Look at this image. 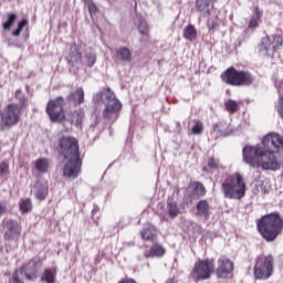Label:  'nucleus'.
<instances>
[{
    "label": "nucleus",
    "mask_w": 283,
    "mask_h": 283,
    "mask_svg": "<svg viewBox=\"0 0 283 283\" xmlns=\"http://www.w3.org/2000/svg\"><path fill=\"white\" fill-rule=\"evenodd\" d=\"M56 151L59 158L66 160L63 167L64 178L76 180L81 176V167H83L81 151L78 150V140L73 136L63 135L57 140Z\"/></svg>",
    "instance_id": "nucleus-1"
},
{
    "label": "nucleus",
    "mask_w": 283,
    "mask_h": 283,
    "mask_svg": "<svg viewBox=\"0 0 283 283\" xmlns=\"http://www.w3.org/2000/svg\"><path fill=\"white\" fill-rule=\"evenodd\" d=\"M101 102H103L105 105L103 117L106 120H111V123L118 120L120 109H123V103H120V101L116 97V93H114L111 87H103L99 90V92L93 94L92 103L94 105L95 113L98 109Z\"/></svg>",
    "instance_id": "nucleus-2"
},
{
    "label": "nucleus",
    "mask_w": 283,
    "mask_h": 283,
    "mask_svg": "<svg viewBox=\"0 0 283 283\" xmlns=\"http://www.w3.org/2000/svg\"><path fill=\"white\" fill-rule=\"evenodd\" d=\"M264 153L261 155L259 167L263 171H277L282 167L274 154L283 147V136L276 133H270L263 138Z\"/></svg>",
    "instance_id": "nucleus-3"
},
{
    "label": "nucleus",
    "mask_w": 283,
    "mask_h": 283,
    "mask_svg": "<svg viewBox=\"0 0 283 283\" xmlns=\"http://www.w3.org/2000/svg\"><path fill=\"white\" fill-rule=\"evenodd\" d=\"M256 229L265 242H275L283 229V219L280 212H271L262 216L256 221Z\"/></svg>",
    "instance_id": "nucleus-4"
},
{
    "label": "nucleus",
    "mask_w": 283,
    "mask_h": 283,
    "mask_svg": "<svg viewBox=\"0 0 283 283\" xmlns=\"http://www.w3.org/2000/svg\"><path fill=\"white\" fill-rule=\"evenodd\" d=\"M221 191L229 200H242L247 192V184L240 172L228 176L221 184Z\"/></svg>",
    "instance_id": "nucleus-5"
},
{
    "label": "nucleus",
    "mask_w": 283,
    "mask_h": 283,
    "mask_svg": "<svg viewBox=\"0 0 283 283\" xmlns=\"http://www.w3.org/2000/svg\"><path fill=\"white\" fill-rule=\"evenodd\" d=\"M221 81L232 87H251L255 83V76L249 71H238L234 66L228 67L221 75Z\"/></svg>",
    "instance_id": "nucleus-6"
},
{
    "label": "nucleus",
    "mask_w": 283,
    "mask_h": 283,
    "mask_svg": "<svg viewBox=\"0 0 283 283\" xmlns=\"http://www.w3.org/2000/svg\"><path fill=\"white\" fill-rule=\"evenodd\" d=\"M274 262L275 259L271 254L256 256L253 268L254 280H269L273 275Z\"/></svg>",
    "instance_id": "nucleus-7"
},
{
    "label": "nucleus",
    "mask_w": 283,
    "mask_h": 283,
    "mask_svg": "<svg viewBox=\"0 0 283 283\" xmlns=\"http://www.w3.org/2000/svg\"><path fill=\"white\" fill-rule=\"evenodd\" d=\"M0 116V132L10 129L21 120V108L17 104H9L1 111Z\"/></svg>",
    "instance_id": "nucleus-8"
},
{
    "label": "nucleus",
    "mask_w": 283,
    "mask_h": 283,
    "mask_svg": "<svg viewBox=\"0 0 283 283\" xmlns=\"http://www.w3.org/2000/svg\"><path fill=\"white\" fill-rule=\"evenodd\" d=\"M264 139L261 145L256 146H244L242 149L243 161L245 165L253 167L254 169L260 168V160H262V154H264Z\"/></svg>",
    "instance_id": "nucleus-9"
},
{
    "label": "nucleus",
    "mask_w": 283,
    "mask_h": 283,
    "mask_svg": "<svg viewBox=\"0 0 283 283\" xmlns=\"http://www.w3.org/2000/svg\"><path fill=\"white\" fill-rule=\"evenodd\" d=\"M216 269V264L213 260H199L195 263V268L192 269L190 276L193 282H205V280H209L211 277V273H213Z\"/></svg>",
    "instance_id": "nucleus-10"
},
{
    "label": "nucleus",
    "mask_w": 283,
    "mask_h": 283,
    "mask_svg": "<svg viewBox=\"0 0 283 283\" xmlns=\"http://www.w3.org/2000/svg\"><path fill=\"white\" fill-rule=\"evenodd\" d=\"M65 105V98L57 96L54 99H50L46 104V114L51 123H63L65 114H63V107Z\"/></svg>",
    "instance_id": "nucleus-11"
},
{
    "label": "nucleus",
    "mask_w": 283,
    "mask_h": 283,
    "mask_svg": "<svg viewBox=\"0 0 283 283\" xmlns=\"http://www.w3.org/2000/svg\"><path fill=\"white\" fill-rule=\"evenodd\" d=\"M282 43L283 40L280 35L264 36L258 45L259 54L261 56H273Z\"/></svg>",
    "instance_id": "nucleus-12"
},
{
    "label": "nucleus",
    "mask_w": 283,
    "mask_h": 283,
    "mask_svg": "<svg viewBox=\"0 0 283 283\" xmlns=\"http://www.w3.org/2000/svg\"><path fill=\"white\" fill-rule=\"evenodd\" d=\"M41 269H43V259H41V256H34L23 264L21 273L28 282H36Z\"/></svg>",
    "instance_id": "nucleus-13"
},
{
    "label": "nucleus",
    "mask_w": 283,
    "mask_h": 283,
    "mask_svg": "<svg viewBox=\"0 0 283 283\" xmlns=\"http://www.w3.org/2000/svg\"><path fill=\"white\" fill-rule=\"evenodd\" d=\"M233 273V261L227 256H221L217 261L216 275L221 280H227Z\"/></svg>",
    "instance_id": "nucleus-14"
},
{
    "label": "nucleus",
    "mask_w": 283,
    "mask_h": 283,
    "mask_svg": "<svg viewBox=\"0 0 283 283\" xmlns=\"http://www.w3.org/2000/svg\"><path fill=\"white\" fill-rule=\"evenodd\" d=\"M4 240H8L9 242L12 240H19V237L21 235V224L19 221L8 219L4 223Z\"/></svg>",
    "instance_id": "nucleus-15"
},
{
    "label": "nucleus",
    "mask_w": 283,
    "mask_h": 283,
    "mask_svg": "<svg viewBox=\"0 0 283 283\" xmlns=\"http://www.w3.org/2000/svg\"><path fill=\"white\" fill-rule=\"evenodd\" d=\"M213 3H216V0H196V10L201 17H211Z\"/></svg>",
    "instance_id": "nucleus-16"
},
{
    "label": "nucleus",
    "mask_w": 283,
    "mask_h": 283,
    "mask_svg": "<svg viewBox=\"0 0 283 283\" xmlns=\"http://www.w3.org/2000/svg\"><path fill=\"white\" fill-rule=\"evenodd\" d=\"M66 102L72 103L75 106L83 105V103H85V91H83V87H78L71 92L66 96Z\"/></svg>",
    "instance_id": "nucleus-17"
},
{
    "label": "nucleus",
    "mask_w": 283,
    "mask_h": 283,
    "mask_svg": "<svg viewBox=\"0 0 283 283\" xmlns=\"http://www.w3.org/2000/svg\"><path fill=\"white\" fill-rule=\"evenodd\" d=\"M196 209L199 218H203L205 220H209V218H211V206H209V201H207V199L200 200L197 203Z\"/></svg>",
    "instance_id": "nucleus-18"
},
{
    "label": "nucleus",
    "mask_w": 283,
    "mask_h": 283,
    "mask_svg": "<svg viewBox=\"0 0 283 283\" xmlns=\"http://www.w3.org/2000/svg\"><path fill=\"white\" fill-rule=\"evenodd\" d=\"M166 251L165 248L163 247V244L160 243H154L150 247V250H146L144 252V258H146V260H149V258H163L165 255Z\"/></svg>",
    "instance_id": "nucleus-19"
},
{
    "label": "nucleus",
    "mask_w": 283,
    "mask_h": 283,
    "mask_svg": "<svg viewBox=\"0 0 283 283\" xmlns=\"http://www.w3.org/2000/svg\"><path fill=\"white\" fill-rule=\"evenodd\" d=\"M212 132L216 134V136L227 137L231 135V129L229 126H227V124H223L222 122L213 124Z\"/></svg>",
    "instance_id": "nucleus-20"
},
{
    "label": "nucleus",
    "mask_w": 283,
    "mask_h": 283,
    "mask_svg": "<svg viewBox=\"0 0 283 283\" xmlns=\"http://www.w3.org/2000/svg\"><path fill=\"white\" fill-rule=\"evenodd\" d=\"M116 59L117 61L129 63V61H132V51L129 50V48L122 46L116 50Z\"/></svg>",
    "instance_id": "nucleus-21"
},
{
    "label": "nucleus",
    "mask_w": 283,
    "mask_h": 283,
    "mask_svg": "<svg viewBox=\"0 0 283 283\" xmlns=\"http://www.w3.org/2000/svg\"><path fill=\"white\" fill-rule=\"evenodd\" d=\"M156 227L149 224L140 231V238L142 240L154 241V239L156 238Z\"/></svg>",
    "instance_id": "nucleus-22"
},
{
    "label": "nucleus",
    "mask_w": 283,
    "mask_h": 283,
    "mask_svg": "<svg viewBox=\"0 0 283 283\" xmlns=\"http://www.w3.org/2000/svg\"><path fill=\"white\" fill-rule=\"evenodd\" d=\"M66 61L70 65H81L82 54L78 52V49H71L69 56H66Z\"/></svg>",
    "instance_id": "nucleus-23"
},
{
    "label": "nucleus",
    "mask_w": 283,
    "mask_h": 283,
    "mask_svg": "<svg viewBox=\"0 0 283 283\" xmlns=\"http://www.w3.org/2000/svg\"><path fill=\"white\" fill-rule=\"evenodd\" d=\"M182 35L186 41H196L198 39V31L193 24H188L184 28Z\"/></svg>",
    "instance_id": "nucleus-24"
},
{
    "label": "nucleus",
    "mask_w": 283,
    "mask_h": 283,
    "mask_svg": "<svg viewBox=\"0 0 283 283\" xmlns=\"http://www.w3.org/2000/svg\"><path fill=\"white\" fill-rule=\"evenodd\" d=\"M260 19H262V11L260 10V7H255L253 9V15L249 22V28L255 30V28L260 25Z\"/></svg>",
    "instance_id": "nucleus-25"
},
{
    "label": "nucleus",
    "mask_w": 283,
    "mask_h": 283,
    "mask_svg": "<svg viewBox=\"0 0 283 283\" xmlns=\"http://www.w3.org/2000/svg\"><path fill=\"white\" fill-rule=\"evenodd\" d=\"M34 189H35L34 197L36 198V200H45L48 198V193H49L48 185L38 184L34 187Z\"/></svg>",
    "instance_id": "nucleus-26"
},
{
    "label": "nucleus",
    "mask_w": 283,
    "mask_h": 283,
    "mask_svg": "<svg viewBox=\"0 0 283 283\" xmlns=\"http://www.w3.org/2000/svg\"><path fill=\"white\" fill-rule=\"evenodd\" d=\"M41 282L55 283L56 282V270L45 269L41 275Z\"/></svg>",
    "instance_id": "nucleus-27"
},
{
    "label": "nucleus",
    "mask_w": 283,
    "mask_h": 283,
    "mask_svg": "<svg viewBox=\"0 0 283 283\" xmlns=\"http://www.w3.org/2000/svg\"><path fill=\"white\" fill-rule=\"evenodd\" d=\"M167 209L169 218H178L180 216V209L178 208V202L174 199H168Z\"/></svg>",
    "instance_id": "nucleus-28"
},
{
    "label": "nucleus",
    "mask_w": 283,
    "mask_h": 283,
    "mask_svg": "<svg viewBox=\"0 0 283 283\" xmlns=\"http://www.w3.org/2000/svg\"><path fill=\"white\" fill-rule=\"evenodd\" d=\"M193 192L197 198H205L207 196V188H205V185L200 181H195L192 184Z\"/></svg>",
    "instance_id": "nucleus-29"
},
{
    "label": "nucleus",
    "mask_w": 283,
    "mask_h": 283,
    "mask_svg": "<svg viewBox=\"0 0 283 283\" xmlns=\"http://www.w3.org/2000/svg\"><path fill=\"white\" fill-rule=\"evenodd\" d=\"M84 118H85V109L78 108L73 113L72 123H74L76 127H81Z\"/></svg>",
    "instance_id": "nucleus-30"
},
{
    "label": "nucleus",
    "mask_w": 283,
    "mask_h": 283,
    "mask_svg": "<svg viewBox=\"0 0 283 283\" xmlns=\"http://www.w3.org/2000/svg\"><path fill=\"white\" fill-rule=\"evenodd\" d=\"M35 169L40 174H48V169H50V165L45 158H39L35 160Z\"/></svg>",
    "instance_id": "nucleus-31"
},
{
    "label": "nucleus",
    "mask_w": 283,
    "mask_h": 283,
    "mask_svg": "<svg viewBox=\"0 0 283 283\" xmlns=\"http://www.w3.org/2000/svg\"><path fill=\"white\" fill-rule=\"evenodd\" d=\"M19 209L22 213H30V211H32V199H21L19 203Z\"/></svg>",
    "instance_id": "nucleus-32"
},
{
    "label": "nucleus",
    "mask_w": 283,
    "mask_h": 283,
    "mask_svg": "<svg viewBox=\"0 0 283 283\" xmlns=\"http://www.w3.org/2000/svg\"><path fill=\"white\" fill-rule=\"evenodd\" d=\"M224 107H226L227 112H229L230 114H235V112H238V109H240L238 102H235L233 99H228L224 103Z\"/></svg>",
    "instance_id": "nucleus-33"
},
{
    "label": "nucleus",
    "mask_w": 283,
    "mask_h": 283,
    "mask_svg": "<svg viewBox=\"0 0 283 283\" xmlns=\"http://www.w3.org/2000/svg\"><path fill=\"white\" fill-rule=\"evenodd\" d=\"M17 21V13H8V19L2 23L3 30H10L14 22Z\"/></svg>",
    "instance_id": "nucleus-34"
},
{
    "label": "nucleus",
    "mask_w": 283,
    "mask_h": 283,
    "mask_svg": "<svg viewBox=\"0 0 283 283\" xmlns=\"http://www.w3.org/2000/svg\"><path fill=\"white\" fill-rule=\"evenodd\" d=\"M14 96L19 101L20 109L21 107H25V103L28 102V98L25 97V94H23V91L21 88H18L15 91Z\"/></svg>",
    "instance_id": "nucleus-35"
},
{
    "label": "nucleus",
    "mask_w": 283,
    "mask_h": 283,
    "mask_svg": "<svg viewBox=\"0 0 283 283\" xmlns=\"http://www.w3.org/2000/svg\"><path fill=\"white\" fill-rule=\"evenodd\" d=\"M202 132H205V125L200 120H196L195 125L191 128V133L195 136H200V134H202Z\"/></svg>",
    "instance_id": "nucleus-36"
},
{
    "label": "nucleus",
    "mask_w": 283,
    "mask_h": 283,
    "mask_svg": "<svg viewBox=\"0 0 283 283\" xmlns=\"http://www.w3.org/2000/svg\"><path fill=\"white\" fill-rule=\"evenodd\" d=\"M85 59L87 67H94V65H96L97 57L94 52L86 53Z\"/></svg>",
    "instance_id": "nucleus-37"
},
{
    "label": "nucleus",
    "mask_w": 283,
    "mask_h": 283,
    "mask_svg": "<svg viewBox=\"0 0 283 283\" xmlns=\"http://www.w3.org/2000/svg\"><path fill=\"white\" fill-rule=\"evenodd\" d=\"M207 167H209V169H212L213 171H216V169H219V167H220V159L214 158V157L208 158Z\"/></svg>",
    "instance_id": "nucleus-38"
},
{
    "label": "nucleus",
    "mask_w": 283,
    "mask_h": 283,
    "mask_svg": "<svg viewBox=\"0 0 283 283\" xmlns=\"http://www.w3.org/2000/svg\"><path fill=\"white\" fill-rule=\"evenodd\" d=\"M261 192L263 195L271 193V184L268 181H262L260 185Z\"/></svg>",
    "instance_id": "nucleus-39"
},
{
    "label": "nucleus",
    "mask_w": 283,
    "mask_h": 283,
    "mask_svg": "<svg viewBox=\"0 0 283 283\" xmlns=\"http://www.w3.org/2000/svg\"><path fill=\"white\" fill-rule=\"evenodd\" d=\"M148 28H149V25L147 24V21H145V20L139 21L138 30H139L140 34H147Z\"/></svg>",
    "instance_id": "nucleus-40"
},
{
    "label": "nucleus",
    "mask_w": 283,
    "mask_h": 283,
    "mask_svg": "<svg viewBox=\"0 0 283 283\" xmlns=\"http://www.w3.org/2000/svg\"><path fill=\"white\" fill-rule=\"evenodd\" d=\"M208 30H218V19H209L207 22Z\"/></svg>",
    "instance_id": "nucleus-41"
},
{
    "label": "nucleus",
    "mask_w": 283,
    "mask_h": 283,
    "mask_svg": "<svg viewBox=\"0 0 283 283\" xmlns=\"http://www.w3.org/2000/svg\"><path fill=\"white\" fill-rule=\"evenodd\" d=\"M10 169V166L8 165V163L2 161L0 163V176H4V174H8Z\"/></svg>",
    "instance_id": "nucleus-42"
},
{
    "label": "nucleus",
    "mask_w": 283,
    "mask_h": 283,
    "mask_svg": "<svg viewBox=\"0 0 283 283\" xmlns=\"http://www.w3.org/2000/svg\"><path fill=\"white\" fill-rule=\"evenodd\" d=\"M86 7L88 8L90 14H96V12H98V7L96 3H94V1L86 4Z\"/></svg>",
    "instance_id": "nucleus-43"
},
{
    "label": "nucleus",
    "mask_w": 283,
    "mask_h": 283,
    "mask_svg": "<svg viewBox=\"0 0 283 283\" xmlns=\"http://www.w3.org/2000/svg\"><path fill=\"white\" fill-rule=\"evenodd\" d=\"M277 112L280 117L283 119V95L279 98Z\"/></svg>",
    "instance_id": "nucleus-44"
},
{
    "label": "nucleus",
    "mask_w": 283,
    "mask_h": 283,
    "mask_svg": "<svg viewBox=\"0 0 283 283\" xmlns=\"http://www.w3.org/2000/svg\"><path fill=\"white\" fill-rule=\"evenodd\" d=\"M28 25V19H22L21 21L18 22V28L20 30H23Z\"/></svg>",
    "instance_id": "nucleus-45"
},
{
    "label": "nucleus",
    "mask_w": 283,
    "mask_h": 283,
    "mask_svg": "<svg viewBox=\"0 0 283 283\" xmlns=\"http://www.w3.org/2000/svg\"><path fill=\"white\" fill-rule=\"evenodd\" d=\"M21 32H23V30L17 27V29L12 31V34L13 36H21Z\"/></svg>",
    "instance_id": "nucleus-46"
},
{
    "label": "nucleus",
    "mask_w": 283,
    "mask_h": 283,
    "mask_svg": "<svg viewBox=\"0 0 283 283\" xmlns=\"http://www.w3.org/2000/svg\"><path fill=\"white\" fill-rule=\"evenodd\" d=\"M99 123H101V119L98 118V115H96L94 123L91 125V127L95 128Z\"/></svg>",
    "instance_id": "nucleus-47"
},
{
    "label": "nucleus",
    "mask_w": 283,
    "mask_h": 283,
    "mask_svg": "<svg viewBox=\"0 0 283 283\" xmlns=\"http://www.w3.org/2000/svg\"><path fill=\"white\" fill-rule=\"evenodd\" d=\"M176 132L177 134H180V132H182V126L180 125V122H176Z\"/></svg>",
    "instance_id": "nucleus-48"
},
{
    "label": "nucleus",
    "mask_w": 283,
    "mask_h": 283,
    "mask_svg": "<svg viewBox=\"0 0 283 283\" xmlns=\"http://www.w3.org/2000/svg\"><path fill=\"white\" fill-rule=\"evenodd\" d=\"M3 213H6V206L0 205V217H2Z\"/></svg>",
    "instance_id": "nucleus-49"
},
{
    "label": "nucleus",
    "mask_w": 283,
    "mask_h": 283,
    "mask_svg": "<svg viewBox=\"0 0 283 283\" xmlns=\"http://www.w3.org/2000/svg\"><path fill=\"white\" fill-rule=\"evenodd\" d=\"M85 6H88L90 3H92L94 0H83Z\"/></svg>",
    "instance_id": "nucleus-50"
},
{
    "label": "nucleus",
    "mask_w": 283,
    "mask_h": 283,
    "mask_svg": "<svg viewBox=\"0 0 283 283\" xmlns=\"http://www.w3.org/2000/svg\"><path fill=\"white\" fill-rule=\"evenodd\" d=\"M108 3H114L116 0H106Z\"/></svg>",
    "instance_id": "nucleus-51"
},
{
    "label": "nucleus",
    "mask_w": 283,
    "mask_h": 283,
    "mask_svg": "<svg viewBox=\"0 0 283 283\" xmlns=\"http://www.w3.org/2000/svg\"><path fill=\"white\" fill-rule=\"evenodd\" d=\"M202 171H207V167H203V168H202Z\"/></svg>",
    "instance_id": "nucleus-52"
}]
</instances>
